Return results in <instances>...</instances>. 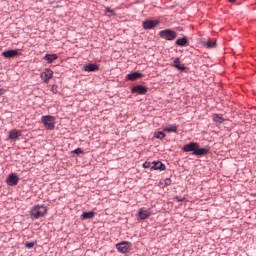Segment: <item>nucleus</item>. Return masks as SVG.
Wrapping results in <instances>:
<instances>
[{
  "label": "nucleus",
  "instance_id": "obj_32",
  "mask_svg": "<svg viewBox=\"0 0 256 256\" xmlns=\"http://www.w3.org/2000/svg\"><path fill=\"white\" fill-rule=\"evenodd\" d=\"M185 198H181L179 199V197H176V200L179 202V201H183Z\"/></svg>",
  "mask_w": 256,
  "mask_h": 256
},
{
  "label": "nucleus",
  "instance_id": "obj_25",
  "mask_svg": "<svg viewBox=\"0 0 256 256\" xmlns=\"http://www.w3.org/2000/svg\"><path fill=\"white\" fill-rule=\"evenodd\" d=\"M154 136L156 137V139L163 140V138L165 137V133H163L162 131L156 132Z\"/></svg>",
  "mask_w": 256,
  "mask_h": 256
},
{
  "label": "nucleus",
  "instance_id": "obj_7",
  "mask_svg": "<svg viewBox=\"0 0 256 256\" xmlns=\"http://www.w3.org/2000/svg\"><path fill=\"white\" fill-rule=\"evenodd\" d=\"M200 145L197 142H190L189 144H186L183 146L182 151L184 153H189L193 151L195 153L196 149H199Z\"/></svg>",
  "mask_w": 256,
  "mask_h": 256
},
{
  "label": "nucleus",
  "instance_id": "obj_3",
  "mask_svg": "<svg viewBox=\"0 0 256 256\" xmlns=\"http://www.w3.org/2000/svg\"><path fill=\"white\" fill-rule=\"evenodd\" d=\"M41 121L46 129H55V117L53 116H42Z\"/></svg>",
  "mask_w": 256,
  "mask_h": 256
},
{
  "label": "nucleus",
  "instance_id": "obj_6",
  "mask_svg": "<svg viewBox=\"0 0 256 256\" xmlns=\"http://www.w3.org/2000/svg\"><path fill=\"white\" fill-rule=\"evenodd\" d=\"M40 79L44 81V83H48L53 79V70L51 69H44V71L40 74Z\"/></svg>",
  "mask_w": 256,
  "mask_h": 256
},
{
  "label": "nucleus",
  "instance_id": "obj_31",
  "mask_svg": "<svg viewBox=\"0 0 256 256\" xmlns=\"http://www.w3.org/2000/svg\"><path fill=\"white\" fill-rule=\"evenodd\" d=\"M165 183H166V185H169V183H171V179H166Z\"/></svg>",
  "mask_w": 256,
  "mask_h": 256
},
{
  "label": "nucleus",
  "instance_id": "obj_28",
  "mask_svg": "<svg viewBox=\"0 0 256 256\" xmlns=\"http://www.w3.org/2000/svg\"><path fill=\"white\" fill-rule=\"evenodd\" d=\"M51 91H52V93L57 94V86L53 85L51 87Z\"/></svg>",
  "mask_w": 256,
  "mask_h": 256
},
{
  "label": "nucleus",
  "instance_id": "obj_23",
  "mask_svg": "<svg viewBox=\"0 0 256 256\" xmlns=\"http://www.w3.org/2000/svg\"><path fill=\"white\" fill-rule=\"evenodd\" d=\"M82 219H93L95 217V212L90 211V212H84L81 215Z\"/></svg>",
  "mask_w": 256,
  "mask_h": 256
},
{
  "label": "nucleus",
  "instance_id": "obj_19",
  "mask_svg": "<svg viewBox=\"0 0 256 256\" xmlns=\"http://www.w3.org/2000/svg\"><path fill=\"white\" fill-rule=\"evenodd\" d=\"M44 60L48 63H53L55 60H57V54H46L44 56Z\"/></svg>",
  "mask_w": 256,
  "mask_h": 256
},
{
  "label": "nucleus",
  "instance_id": "obj_22",
  "mask_svg": "<svg viewBox=\"0 0 256 256\" xmlns=\"http://www.w3.org/2000/svg\"><path fill=\"white\" fill-rule=\"evenodd\" d=\"M204 46L207 47L208 49H215L217 47V42L213 40H209L207 42H203Z\"/></svg>",
  "mask_w": 256,
  "mask_h": 256
},
{
  "label": "nucleus",
  "instance_id": "obj_10",
  "mask_svg": "<svg viewBox=\"0 0 256 256\" xmlns=\"http://www.w3.org/2000/svg\"><path fill=\"white\" fill-rule=\"evenodd\" d=\"M6 183L11 187L17 185V183H19V176H17L16 174H10L6 180Z\"/></svg>",
  "mask_w": 256,
  "mask_h": 256
},
{
  "label": "nucleus",
  "instance_id": "obj_12",
  "mask_svg": "<svg viewBox=\"0 0 256 256\" xmlns=\"http://www.w3.org/2000/svg\"><path fill=\"white\" fill-rule=\"evenodd\" d=\"M143 77V74L139 72H134L126 75V80L127 81H137V79H141Z\"/></svg>",
  "mask_w": 256,
  "mask_h": 256
},
{
  "label": "nucleus",
  "instance_id": "obj_26",
  "mask_svg": "<svg viewBox=\"0 0 256 256\" xmlns=\"http://www.w3.org/2000/svg\"><path fill=\"white\" fill-rule=\"evenodd\" d=\"M25 247H26L27 249H33V247H35V243H33V242H28V243L25 244Z\"/></svg>",
  "mask_w": 256,
  "mask_h": 256
},
{
  "label": "nucleus",
  "instance_id": "obj_9",
  "mask_svg": "<svg viewBox=\"0 0 256 256\" xmlns=\"http://www.w3.org/2000/svg\"><path fill=\"white\" fill-rule=\"evenodd\" d=\"M159 25V21L157 20H146L142 23L143 29H155Z\"/></svg>",
  "mask_w": 256,
  "mask_h": 256
},
{
  "label": "nucleus",
  "instance_id": "obj_27",
  "mask_svg": "<svg viewBox=\"0 0 256 256\" xmlns=\"http://www.w3.org/2000/svg\"><path fill=\"white\" fill-rule=\"evenodd\" d=\"M74 153H76V155H80V153H83V150L81 148H77L74 150Z\"/></svg>",
  "mask_w": 256,
  "mask_h": 256
},
{
  "label": "nucleus",
  "instance_id": "obj_21",
  "mask_svg": "<svg viewBox=\"0 0 256 256\" xmlns=\"http://www.w3.org/2000/svg\"><path fill=\"white\" fill-rule=\"evenodd\" d=\"M212 119L215 123H223L225 119L223 118V115L221 114H213Z\"/></svg>",
  "mask_w": 256,
  "mask_h": 256
},
{
  "label": "nucleus",
  "instance_id": "obj_29",
  "mask_svg": "<svg viewBox=\"0 0 256 256\" xmlns=\"http://www.w3.org/2000/svg\"><path fill=\"white\" fill-rule=\"evenodd\" d=\"M5 93H6V90L3 89V88H1V89H0V96H1V95H5Z\"/></svg>",
  "mask_w": 256,
  "mask_h": 256
},
{
  "label": "nucleus",
  "instance_id": "obj_16",
  "mask_svg": "<svg viewBox=\"0 0 256 256\" xmlns=\"http://www.w3.org/2000/svg\"><path fill=\"white\" fill-rule=\"evenodd\" d=\"M173 60V67L178 69V71H185L184 66H180L181 60L179 58H172Z\"/></svg>",
  "mask_w": 256,
  "mask_h": 256
},
{
  "label": "nucleus",
  "instance_id": "obj_18",
  "mask_svg": "<svg viewBox=\"0 0 256 256\" xmlns=\"http://www.w3.org/2000/svg\"><path fill=\"white\" fill-rule=\"evenodd\" d=\"M19 137H21V131L11 130L9 132V139H19Z\"/></svg>",
  "mask_w": 256,
  "mask_h": 256
},
{
  "label": "nucleus",
  "instance_id": "obj_1",
  "mask_svg": "<svg viewBox=\"0 0 256 256\" xmlns=\"http://www.w3.org/2000/svg\"><path fill=\"white\" fill-rule=\"evenodd\" d=\"M46 213L47 207L45 205L37 204L30 209L31 219H41L42 217H45Z\"/></svg>",
  "mask_w": 256,
  "mask_h": 256
},
{
  "label": "nucleus",
  "instance_id": "obj_33",
  "mask_svg": "<svg viewBox=\"0 0 256 256\" xmlns=\"http://www.w3.org/2000/svg\"><path fill=\"white\" fill-rule=\"evenodd\" d=\"M230 1V3H235V1H237V0H229Z\"/></svg>",
  "mask_w": 256,
  "mask_h": 256
},
{
  "label": "nucleus",
  "instance_id": "obj_4",
  "mask_svg": "<svg viewBox=\"0 0 256 256\" xmlns=\"http://www.w3.org/2000/svg\"><path fill=\"white\" fill-rule=\"evenodd\" d=\"M116 249L119 253H129L131 251V242L123 241L116 245Z\"/></svg>",
  "mask_w": 256,
  "mask_h": 256
},
{
  "label": "nucleus",
  "instance_id": "obj_17",
  "mask_svg": "<svg viewBox=\"0 0 256 256\" xmlns=\"http://www.w3.org/2000/svg\"><path fill=\"white\" fill-rule=\"evenodd\" d=\"M177 129H179V126L177 125H168L163 128V131L166 133H177Z\"/></svg>",
  "mask_w": 256,
  "mask_h": 256
},
{
  "label": "nucleus",
  "instance_id": "obj_14",
  "mask_svg": "<svg viewBox=\"0 0 256 256\" xmlns=\"http://www.w3.org/2000/svg\"><path fill=\"white\" fill-rule=\"evenodd\" d=\"M209 153V149L208 148H196L195 152H193V155H197L202 157L203 155H207Z\"/></svg>",
  "mask_w": 256,
  "mask_h": 256
},
{
  "label": "nucleus",
  "instance_id": "obj_13",
  "mask_svg": "<svg viewBox=\"0 0 256 256\" xmlns=\"http://www.w3.org/2000/svg\"><path fill=\"white\" fill-rule=\"evenodd\" d=\"M165 171V164L161 163L160 161L153 162L152 171Z\"/></svg>",
  "mask_w": 256,
  "mask_h": 256
},
{
  "label": "nucleus",
  "instance_id": "obj_2",
  "mask_svg": "<svg viewBox=\"0 0 256 256\" xmlns=\"http://www.w3.org/2000/svg\"><path fill=\"white\" fill-rule=\"evenodd\" d=\"M159 35L161 39H166V41H175L177 39V32L171 29L162 30L159 32Z\"/></svg>",
  "mask_w": 256,
  "mask_h": 256
},
{
  "label": "nucleus",
  "instance_id": "obj_11",
  "mask_svg": "<svg viewBox=\"0 0 256 256\" xmlns=\"http://www.w3.org/2000/svg\"><path fill=\"white\" fill-rule=\"evenodd\" d=\"M19 50H8L2 52V56L5 57V59H13V57H18Z\"/></svg>",
  "mask_w": 256,
  "mask_h": 256
},
{
  "label": "nucleus",
  "instance_id": "obj_24",
  "mask_svg": "<svg viewBox=\"0 0 256 256\" xmlns=\"http://www.w3.org/2000/svg\"><path fill=\"white\" fill-rule=\"evenodd\" d=\"M144 169H150V171H153V162H144L143 164Z\"/></svg>",
  "mask_w": 256,
  "mask_h": 256
},
{
  "label": "nucleus",
  "instance_id": "obj_8",
  "mask_svg": "<svg viewBox=\"0 0 256 256\" xmlns=\"http://www.w3.org/2000/svg\"><path fill=\"white\" fill-rule=\"evenodd\" d=\"M149 89L143 85H136L131 88L132 93H137V95H145Z\"/></svg>",
  "mask_w": 256,
  "mask_h": 256
},
{
  "label": "nucleus",
  "instance_id": "obj_20",
  "mask_svg": "<svg viewBox=\"0 0 256 256\" xmlns=\"http://www.w3.org/2000/svg\"><path fill=\"white\" fill-rule=\"evenodd\" d=\"M188 43L187 37L179 38L176 40V45L179 47H186Z\"/></svg>",
  "mask_w": 256,
  "mask_h": 256
},
{
  "label": "nucleus",
  "instance_id": "obj_30",
  "mask_svg": "<svg viewBox=\"0 0 256 256\" xmlns=\"http://www.w3.org/2000/svg\"><path fill=\"white\" fill-rule=\"evenodd\" d=\"M106 13H111V14H113V10H111L110 8H106Z\"/></svg>",
  "mask_w": 256,
  "mask_h": 256
},
{
  "label": "nucleus",
  "instance_id": "obj_5",
  "mask_svg": "<svg viewBox=\"0 0 256 256\" xmlns=\"http://www.w3.org/2000/svg\"><path fill=\"white\" fill-rule=\"evenodd\" d=\"M151 215H153V213L151 212V209H147L145 207H142L138 210L137 217L141 221H145V219H149V217H151Z\"/></svg>",
  "mask_w": 256,
  "mask_h": 256
},
{
  "label": "nucleus",
  "instance_id": "obj_15",
  "mask_svg": "<svg viewBox=\"0 0 256 256\" xmlns=\"http://www.w3.org/2000/svg\"><path fill=\"white\" fill-rule=\"evenodd\" d=\"M84 71H87L88 73H91L93 71H99V65L88 64V65L84 66Z\"/></svg>",
  "mask_w": 256,
  "mask_h": 256
}]
</instances>
